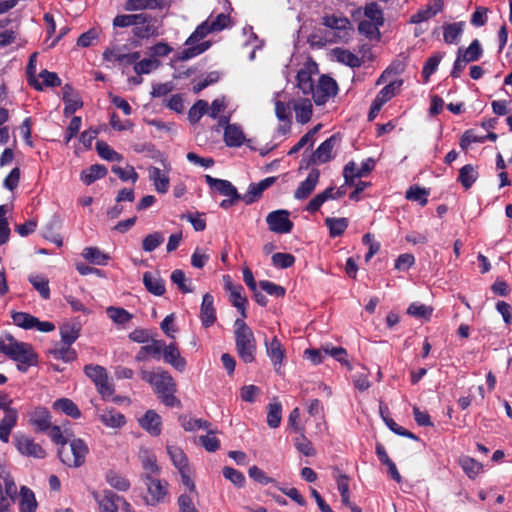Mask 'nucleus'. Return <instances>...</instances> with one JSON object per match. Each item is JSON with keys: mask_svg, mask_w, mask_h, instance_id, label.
<instances>
[{"mask_svg": "<svg viewBox=\"0 0 512 512\" xmlns=\"http://www.w3.org/2000/svg\"><path fill=\"white\" fill-rule=\"evenodd\" d=\"M53 409L60 411L73 419L81 417V411L78 406L68 398H61L53 403Z\"/></svg>", "mask_w": 512, "mask_h": 512, "instance_id": "30", "label": "nucleus"}, {"mask_svg": "<svg viewBox=\"0 0 512 512\" xmlns=\"http://www.w3.org/2000/svg\"><path fill=\"white\" fill-rule=\"evenodd\" d=\"M164 361L170 364L179 372H183L186 368V360L181 356L176 343L165 345L162 349Z\"/></svg>", "mask_w": 512, "mask_h": 512, "instance_id": "19", "label": "nucleus"}, {"mask_svg": "<svg viewBox=\"0 0 512 512\" xmlns=\"http://www.w3.org/2000/svg\"><path fill=\"white\" fill-rule=\"evenodd\" d=\"M266 353L270 358L275 371L280 373L281 365L285 357V349L280 340L274 336L271 341H265Z\"/></svg>", "mask_w": 512, "mask_h": 512, "instance_id": "15", "label": "nucleus"}, {"mask_svg": "<svg viewBox=\"0 0 512 512\" xmlns=\"http://www.w3.org/2000/svg\"><path fill=\"white\" fill-rule=\"evenodd\" d=\"M148 176L157 192L164 194L168 191L170 179L167 172L151 166L148 168Z\"/></svg>", "mask_w": 512, "mask_h": 512, "instance_id": "23", "label": "nucleus"}, {"mask_svg": "<svg viewBox=\"0 0 512 512\" xmlns=\"http://www.w3.org/2000/svg\"><path fill=\"white\" fill-rule=\"evenodd\" d=\"M248 474L249 477L253 479L255 482H258L262 485L274 484L276 487H278V483L276 482V480L267 476L266 473L257 466L250 467Z\"/></svg>", "mask_w": 512, "mask_h": 512, "instance_id": "60", "label": "nucleus"}, {"mask_svg": "<svg viewBox=\"0 0 512 512\" xmlns=\"http://www.w3.org/2000/svg\"><path fill=\"white\" fill-rule=\"evenodd\" d=\"M224 141L228 147H240L245 142V135L241 126L227 124L224 129Z\"/></svg>", "mask_w": 512, "mask_h": 512, "instance_id": "24", "label": "nucleus"}, {"mask_svg": "<svg viewBox=\"0 0 512 512\" xmlns=\"http://www.w3.org/2000/svg\"><path fill=\"white\" fill-rule=\"evenodd\" d=\"M211 32L215 31L212 29L209 20L198 25L195 31L186 40L185 45H187L188 48L181 52L179 58L185 61L205 52L211 45L209 41H205L197 45H195V43L206 37Z\"/></svg>", "mask_w": 512, "mask_h": 512, "instance_id": "4", "label": "nucleus"}, {"mask_svg": "<svg viewBox=\"0 0 512 512\" xmlns=\"http://www.w3.org/2000/svg\"><path fill=\"white\" fill-rule=\"evenodd\" d=\"M267 424L270 428L279 427L282 419V405L280 402L269 403L267 406Z\"/></svg>", "mask_w": 512, "mask_h": 512, "instance_id": "48", "label": "nucleus"}, {"mask_svg": "<svg viewBox=\"0 0 512 512\" xmlns=\"http://www.w3.org/2000/svg\"><path fill=\"white\" fill-rule=\"evenodd\" d=\"M179 421L185 431L193 432L199 429H209L211 423L204 419H196L188 416H180Z\"/></svg>", "mask_w": 512, "mask_h": 512, "instance_id": "47", "label": "nucleus"}, {"mask_svg": "<svg viewBox=\"0 0 512 512\" xmlns=\"http://www.w3.org/2000/svg\"><path fill=\"white\" fill-rule=\"evenodd\" d=\"M132 33L137 39H149L159 35L158 21L147 13L137 14Z\"/></svg>", "mask_w": 512, "mask_h": 512, "instance_id": "7", "label": "nucleus"}, {"mask_svg": "<svg viewBox=\"0 0 512 512\" xmlns=\"http://www.w3.org/2000/svg\"><path fill=\"white\" fill-rule=\"evenodd\" d=\"M0 353L17 362V369L23 373L38 363V355L29 343L19 342L8 334L0 339Z\"/></svg>", "mask_w": 512, "mask_h": 512, "instance_id": "1", "label": "nucleus"}, {"mask_svg": "<svg viewBox=\"0 0 512 512\" xmlns=\"http://www.w3.org/2000/svg\"><path fill=\"white\" fill-rule=\"evenodd\" d=\"M320 178L318 169H312L307 178L302 181L294 192V198L297 200H304L308 198L315 190Z\"/></svg>", "mask_w": 512, "mask_h": 512, "instance_id": "14", "label": "nucleus"}, {"mask_svg": "<svg viewBox=\"0 0 512 512\" xmlns=\"http://www.w3.org/2000/svg\"><path fill=\"white\" fill-rule=\"evenodd\" d=\"M85 375L90 378L94 384L105 380L108 376L106 369L100 365L88 364L84 366Z\"/></svg>", "mask_w": 512, "mask_h": 512, "instance_id": "56", "label": "nucleus"}, {"mask_svg": "<svg viewBox=\"0 0 512 512\" xmlns=\"http://www.w3.org/2000/svg\"><path fill=\"white\" fill-rule=\"evenodd\" d=\"M140 426L152 436H158L162 431V420L159 414L154 410H148L144 416L139 419Z\"/></svg>", "mask_w": 512, "mask_h": 512, "instance_id": "21", "label": "nucleus"}, {"mask_svg": "<svg viewBox=\"0 0 512 512\" xmlns=\"http://www.w3.org/2000/svg\"><path fill=\"white\" fill-rule=\"evenodd\" d=\"M332 52L336 60L342 64H345L351 68H357L361 66L362 62L360 58L347 49L337 47L333 49Z\"/></svg>", "mask_w": 512, "mask_h": 512, "instance_id": "31", "label": "nucleus"}, {"mask_svg": "<svg viewBox=\"0 0 512 512\" xmlns=\"http://www.w3.org/2000/svg\"><path fill=\"white\" fill-rule=\"evenodd\" d=\"M477 178L478 172L471 164H466L459 170L458 181L466 190L472 187Z\"/></svg>", "mask_w": 512, "mask_h": 512, "instance_id": "41", "label": "nucleus"}, {"mask_svg": "<svg viewBox=\"0 0 512 512\" xmlns=\"http://www.w3.org/2000/svg\"><path fill=\"white\" fill-rule=\"evenodd\" d=\"M13 323L24 329H33V321H36V317L25 312H13L12 313Z\"/></svg>", "mask_w": 512, "mask_h": 512, "instance_id": "62", "label": "nucleus"}, {"mask_svg": "<svg viewBox=\"0 0 512 512\" xmlns=\"http://www.w3.org/2000/svg\"><path fill=\"white\" fill-rule=\"evenodd\" d=\"M60 335L63 344L71 346L80 335V327L77 324H64L60 327Z\"/></svg>", "mask_w": 512, "mask_h": 512, "instance_id": "45", "label": "nucleus"}, {"mask_svg": "<svg viewBox=\"0 0 512 512\" xmlns=\"http://www.w3.org/2000/svg\"><path fill=\"white\" fill-rule=\"evenodd\" d=\"M205 181L211 189L217 191L223 196L233 197L234 199H242V195L238 193L236 187L228 180L218 179L210 175H206Z\"/></svg>", "mask_w": 512, "mask_h": 512, "instance_id": "13", "label": "nucleus"}, {"mask_svg": "<svg viewBox=\"0 0 512 512\" xmlns=\"http://www.w3.org/2000/svg\"><path fill=\"white\" fill-rule=\"evenodd\" d=\"M18 420V411L11 406L4 410V417L0 421V440L3 443L9 442L11 431L16 426Z\"/></svg>", "mask_w": 512, "mask_h": 512, "instance_id": "18", "label": "nucleus"}, {"mask_svg": "<svg viewBox=\"0 0 512 512\" xmlns=\"http://www.w3.org/2000/svg\"><path fill=\"white\" fill-rule=\"evenodd\" d=\"M235 327V346L239 358L244 363H252L255 360L256 340L252 329L243 319H236Z\"/></svg>", "mask_w": 512, "mask_h": 512, "instance_id": "3", "label": "nucleus"}, {"mask_svg": "<svg viewBox=\"0 0 512 512\" xmlns=\"http://www.w3.org/2000/svg\"><path fill=\"white\" fill-rule=\"evenodd\" d=\"M407 313L419 319L429 320L432 316L433 308L424 304L412 303L408 307Z\"/></svg>", "mask_w": 512, "mask_h": 512, "instance_id": "57", "label": "nucleus"}, {"mask_svg": "<svg viewBox=\"0 0 512 512\" xmlns=\"http://www.w3.org/2000/svg\"><path fill=\"white\" fill-rule=\"evenodd\" d=\"M164 242V236L160 232H154L147 235L142 241V249L146 252H152Z\"/></svg>", "mask_w": 512, "mask_h": 512, "instance_id": "58", "label": "nucleus"}, {"mask_svg": "<svg viewBox=\"0 0 512 512\" xmlns=\"http://www.w3.org/2000/svg\"><path fill=\"white\" fill-rule=\"evenodd\" d=\"M164 0H127L125 10L139 11L145 9H158L163 7Z\"/></svg>", "mask_w": 512, "mask_h": 512, "instance_id": "37", "label": "nucleus"}, {"mask_svg": "<svg viewBox=\"0 0 512 512\" xmlns=\"http://www.w3.org/2000/svg\"><path fill=\"white\" fill-rule=\"evenodd\" d=\"M338 93L337 82L328 75H321L314 88L312 98L316 105H324L330 98Z\"/></svg>", "mask_w": 512, "mask_h": 512, "instance_id": "8", "label": "nucleus"}, {"mask_svg": "<svg viewBox=\"0 0 512 512\" xmlns=\"http://www.w3.org/2000/svg\"><path fill=\"white\" fill-rule=\"evenodd\" d=\"M402 80H396L383 87L376 95L375 100L384 105L396 95L402 86Z\"/></svg>", "mask_w": 512, "mask_h": 512, "instance_id": "44", "label": "nucleus"}, {"mask_svg": "<svg viewBox=\"0 0 512 512\" xmlns=\"http://www.w3.org/2000/svg\"><path fill=\"white\" fill-rule=\"evenodd\" d=\"M108 317L117 324H126L132 319V315L124 308L110 306L106 309Z\"/></svg>", "mask_w": 512, "mask_h": 512, "instance_id": "55", "label": "nucleus"}, {"mask_svg": "<svg viewBox=\"0 0 512 512\" xmlns=\"http://www.w3.org/2000/svg\"><path fill=\"white\" fill-rule=\"evenodd\" d=\"M82 256L88 262L95 265H106L110 259L109 255L103 253L97 247H86L82 252Z\"/></svg>", "mask_w": 512, "mask_h": 512, "instance_id": "42", "label": "nucleus"}, {"mask_svg": "<svg viewBox=\"0 0 512 512\" xmlns=\"http://www.w3.org/2000/svg\"><path fill=\"white\" fill-rule=\"evenodd\" d=\"M105 479L112 488L118 491L125 492L130 489V481L125 476L116 471H108L106 473Z\"/></svg>", "mask_w": 512, "mask_h": 512, "instance_id": "39", "label": "nucleus"}, {"mask_svg": "<svg viewBox=\"0 0 512 512\" xmlns=\"http://www.w3.org/2000/svg\"><path fill=\"white\" fill-rule=\"evenodd\" d=\"M29 282L43 299L47 300L50 298L49 280L45 276L31 275L29 276Z\"/></svg>", "mask_w": 512, "mask_h": 512, "instance_id": "50", "label": "nucleus"}, {"mask_svg": "<svg viewBox=\"0 0 512 512\" xmlns=\"http://www.w3.org/2000/svg\"><path fill=\"white\" fill-rule=\"evenodd\" d=\"M28 423L36 433H44L51 427L52 416L47 408L39 406L29 413Z\"/></svg>", "mask_w": 512, "mask_h": 512, "instance_id": "11", "label": "nucleus"}, {"mask_svg": "<svg viewBox=\"0 0 512 512\" xmlns=\"http://www.w3.org/2000/svg\"><path fill=\"white\" fill-rule=\"evenodd\" d=\"M63 101L65 103L64 115L69 116L83 106L80 97L74 92L71 84H65L62 88Z\"/></svg>", "mask_w": 512, "mask_h": 512, "instance_id": "20", "label": "nucleus"}, {"mask_svg": "<svg viewBox=\"0 0 512 512\" xmlns=\"http://www.w3.org/2000/svg\"><path fill=\"white\" fill-rule=\"evenodd\" d=\"M140 376L142 380L153 386L155 392L166 406L172 407L179 402L174 396L176 384L167 371L153 372L141 370Z\"/></svg>", "mask_w": 512, "mask_h": 512, "instance_id": "2", "label": "nucleus"}, {"mask_svg": "<svg viewBox=\"0 0 512 512\" xmlns=\"http://www.w3.org/2000/svg\"><path fill=\"white\" fill-rule=\"evenodd\" d=\"M92 495L101 512H118L120 496L111 490H104L103 493L93 492Z\"/></svg>", "mask_w": 512, "mask_h": 512, "instance_id": "16", "label": "nucleus"}, {"mask_svg": "<svg viewBox=\"0 0 512 512\" xmlns=\"http://www.w3.org/2000/svg\"><path fill=\"white\" fill-rule=\"evenodd\" d=\"M208 103L205 100H198L188 112V119L191 123H197L207 113Z\"/></svg>", "mask_w": 512, "mask_h": 512, "instance_id": "61", "label": "nucleus"}, {"mask_svg": "<svg viewBox=\"0 0 512 512\" xmlns=\"http://www.w3.org/2000/svg\"><path fill=\"white\" fill-rule=\"evenodd\" d=\"M141 479L144 482L147 489V496L144 501L147 505L156 506L160 503H164L167 498L169 491V484L165 480H161L151 476L149 473H143Z\"/></svg>", "mask_w": 512, "mask_h": 512, "instance_id": "6", "label": "nucleus"}, {"mask_svg": "<svg viewBox=\"0 0 512 512\" xmlns=\"http://www.w3.org/2000/svg\"><path fill=\"white\" fill-rule=\"evenodd\" d=\"M107 172V168L104 165L94 164L91 165L87 170L82 171L81 180L86 185H90L96 180L105 177Z\"/></svg>", "mask_w": 512, "mask_h": 512, "instance_id": "36", "label": "nucleus"}, {"mask_svg": "<svg viewBox=\"0 0 512 512\" xmlns=\"http://www.w3.org/2000/svg\"><path fill=\"white\" fill-rule=\"evenodd\" d=\"M39 77L42 79V83L38 82L35 78L29 79L30 85L36 90H42V85L46 87H57L61 85V79L55 72L44 69L40 72Z\"/></svg>", "mask_w": 512, "mask_h": 512, "instance_id": "28", "label": "nucleus"}, {"mask_svg": "<svg viewBox=\"0 0 512 512\" xmlns=\"http://www.w3.org/2000/svg\"><path fill=\"white\" fill-rule=\"evenodd\" d=\"M88 452L89 448L84 440L75 438L70 441L69 447L58 449V456L66 466L78 468L85 463Z\"/></svg>", "mask_w": 512, "mask_h": 512, "instance_id": "5", "label": "nucleus"}, {"mask_svg": "<svg viewBox=\"0 0 512 512\" xmlns=\"http://www.w3.org/2000/svg\"><path fill=\"white\" fill-rule=\"evenodd\" d=\"M460 466L469 478H475L482 471V464L471 457H463L460 459Z\"/></svg>", "mask_w": 512, "mask_h": 512, "instance_id": "53", "label": "nucleus"}, {"mask_svg": "<svg viewBox=\"0 0 512 512\" xmlns=\"http://www.w3.org/2000/svg\"><path fill=\"white\" fill-rule=\"evenodd\" d=\"M289 216L290 212L283 209L270 212L266 217L269 229L278 234L290 233L294 224Z\"/></svg>", "mask_w": 512, "mask_h": 512, "instance_id": "9", "label": "nucleus"}, {"mask_svg": "<svg viewBox=\"0 0 512 512\" xmlns=\"http://www.w3.org/2000/svg\"><path fill=\"white\" fill-rule=\"evenodd\" d=\"M297 85L299 89L303 92V94H313L315 85L313 83V79L311 74L306 70H300L297 73Z\"/></svg>", "mask_w": 512, "mask_h": 512, "instance_id": "54", "label": "nucleus"}, {"mask_svg": "<svg viewBox=\"0 0 512 512\" xmlns=\"http://www.w3.org/2000/svg\"><path fill=\"white\" fill-rule=\"evenodd\" d=\"M334 199H336L334 194V187H328L323 192L317 194L314 198H312L307 204L305 210L308 211L309 213H315L327 200Z\"/></svg>", "mask_w": 512, "mask_h": 512, "instance_id": "32", "label": "nucleus"}, {"mask_svg": "<svg viewBox=\"0 0 512 512\" xmlns=\"http://www.w3.org/2000/svg\"><path fill=\"white\" fill-rule=\"evenodd\" d=\"M20 511L21 512H35L37 508V502L35 495L31 489L26 486H22L20 489Z\"/></svg>", "mask_w": 512, "mask_h": 512, "instance_id": "38", "label": "nucleus"}, {"mask_svg": "<svg viewBox=\"0 0 512 512\" xmlns=\"http://www.w3.org/2000/svg\"><path fill=\"white\" fill-rule=\"evenodd\" d=\"M276 180L277 178L275 176H271L261 180L258 183H251L248 187L246 194L242 196V200L247 205L256 202L262 196V193L267 188L272 186L276 182Z\"/></svg>", "mask_w": 512, "mask_h": 512, "instance_id": "12", "label": "nucleus"}, {"mask_svg": "<svg viewBox=\"0 0 512 512\" xmlns=\"http://www.w3.org/2000/svg\"><path fill=\"white\" fill-rule=\"evenodd\" d=\"M338 138L336 135H332L319 145L316 151L312 155V161L318 163H326L333 158L332 151Z\"/></svg>", "mask_w": 512, "mask_h": 512, "instance_id": "22", "label": "nucleus"}, {"mask_svg": "<svg viewBox=\"0 0 512 512\" xmlns=\"http://www.w3.org/2000/svg\"><path fill=\"white\" fill-rule=\"evenodd\" d=\"M140 460L144 473H149L151 476H158L161 472L159 465L157 464V458L154 454L145 451L140 455Z\"/></svg>", "mask_w": 512, "mask_h": 512, "instance_id": "46", "label": "nucleus"}, {"mask_svg": "<svg viewBox=\"0 0 512 512\" xmlns=\"http://www.w3.org/2000/svg\"><path fill=\"white\" fill-rule=\"evenodd\" d=\"M325 225L329 229L330 236L335 238L341 236L345 232V230L348 228L349 221L344 217H327L325 219Z\"/></svg>", "mask_w": 512, "mask_h": 512, "instance_id": "40", "label": "nucleus"}, {"mask_svg": "<svg viewBox=\"0 0 512 512\" xmlns=\"http://www.w3.org/2000/svg\"><path fill=\"white\" fill-rule=\"evenodd\" d=\"M322 24L334 30H346L350 26V21L342 16L325 15L322 18Z\"/></svg>", "mask_w": 512, "mask_h": 512, "instance_id": "51", "label": "nucleus"}, {"mask_svg": "<svg viewBox=\"0 0 512 512\" xmlns=\"http://www.w3.org/2000/svg\"><path fill=\"white\" fill-rule=\"evenodd\" d=\"M96 150L99 156L107 161H122L123 156L113 150L105 141L96 142Z\"/></svg>", "mask_w": 512, "mask_h": 512, "instance_id": "52", "label": "nucleus"}, {"mask_svg": "<svg viewBox=\"0 0 512 512\" xmlns=\"http://www.w3.org/2000/svg\"><path fill=\"white\" fill-rule=\"evenodd\" d=\"M55 359L63 360L64 362H72L77 358L76 351L68 345L63 347L54 348L50 351Z\"/></svg>", "mask_w": 512, "mask_h": 512, "instance_id": "59", "label": "nucleus"}, {"mask_svg": "<svg viewBox=\"0 0 512 512\" xmlns=\"http://www.w3.org/2000/svg\"><path fill=\"white\" fill-rule=\"evenodd\" d=\"M271 260L275 267L281 269L289 268L295 263V257L290 253H275L273 254Z\"/></svg>", "mask_w": 512, "mask_h": 512, "instance_id": "63", "label": "nucleus"}, {"mask_svg": "<svg viewBox=\"0 0 512 512\" xmlns=\"http://www.w3.org/2000/svg\"><path fill=\"white\" fill-rule=\"evenodd\" d=\"M444 56L445 52H437L426 60L422 69V77L424 79V82H428L431 75L436 72Z\"/></svg>", "mask_w": 512, "mask_h": 512, "instance_id": "43", "label": "nucleus"}, {"mask_svg": "<svg viewBox=\"0 0 512 512\" xmlns=\"http://www.w3.org/2000/svg\"><path fill=\"white\" fill-rule=\"evenodd\" d=\"M143 284L147 291L155 296H162L166 291L164 280L151 272L143 274Z\"/></svg>", "mask_w": 512, "mask_h": 512, "instance_id": "26", "label": "nucleus"}, {"mask_svg": "<svg viewBox=\"0 0 512 512\" xmlns=\"http://www.w3.org/2000/svg\"><path fill=\"white\" fill-rule=\"evenodd\" d=\"M364 15L376 25L382 26L384 24L383 10L376 2L366 4Z\"/></svg>", "mask_w": 512, "mask_h": 512, "instance_id": "49", "label": "nucleus"}, {"mask_svg": "<svg viewBox=\"0 0 512 512\" xmlns=\"http://www.w3.org/2000/svg\"><path fill=\"white\" fill-rule=\"evenodd\" d=\"M199 317L203 327L205 328L212 326L216 321L214 297L210 293L203 295Z\"/></svg>", "mask_w": 512, "mask_h": 512, "instance_id": "17", "label": "nucleus"}, {"mask_svg": "<svg viewBox=\"0 0 512 512\" xmlns=\"http://www.w3.org/2000/svg\"><path fill=\"white\" fill-rule=\"evenodd\" d=\"M466 23L464 21L446 23L443 25V39L447 44L456 43L462 35Z\"/></svg>", "mask_w": 512, "mask_h": 512, "instance_id": "27", "label": "nucleus"}, {"mask_svg": "<svg viewBox=\"0 0 512 512\" xmlns=\"http://www.w3.org/2000/svg\"><path fill=\"white\" fill-rule=\"evenodd\" d=\"M226 288L230 291V301L232 305L240 312V319L244 320L247 317L246 305L248 300L242 295L243 287L241 285L233 286L232 284H228Z\"/></svg>", "mask_w": 512, "mask_h": 512, "instance_id": "25", "label": "nucleus"}, {"mask_svg": "<svg viewBox=\"0 0 512 512\" xmlns=\"http://www.w3.org/2000/svg\"><path fill=\"white\" fill-rule=\"evenodd\" d=\"M167 453L178 472L189 468L188 458L181 448L174 445H168Z\"/></svg>", "mask_w": 512, "mask_h": 512, "instance_id": "33", "label": "nucleus"}, {"mask_svg": "<svg viewBox=\"0 0 512 512\" xmlns=\"http://www.w3.org/2000/svg\"><path fill=\"white\" fill-rule=\"evenodd\" d=\"M458 55H460L467 63L475 62L482 56L483 50L478 39H474L466 48H459Z\"/></svg>", "mask_w": 512, "mask_h": 512, "instance_id": "35", "label": "nucleus"}, {"mask_svg": "<svg viewBox=\"0 0 512 512\" xmlns=\"http://www.w3.org/2000/svg\"><path fill=\"white\" fill-rule=\"evenodd\" d=\"M297 122L306 124L311 120L313 107L309 99H303L294 105Z\"/></svg>", "mask_w": 512, "mask_h": 512, "instance_id": "34", "label": "nucleus"}, {"mask_svg": "<svg viewBox=\"0 0 512 512\" xmlns=\"http://www.w3.org/2000/svg\"><path fill=\"white\" fill-rule=\"evenodd\" d=\"M208 434L202 435L199 437V442L208 452H215L220 448V441L216 436H214L215 432L207 429Z\"/></svg>", "mask_w": 512, "mask_h": 512, "instance_id": "64", "label": "nucleus"}, {"mask_svg": "<svg viewBox=\"0 0 512 512\" xmlns=\"http://www.w3.org/2000/svg\"><path fill=\"white\" fill-rule=\"evenodd\" d=\"M98 417L104 425L111 428H119L126 423L125 416L114 409L104 410Z\"/></svg>", "mask_w": 512, "mask_h": 512, "instance_id": "29", "label": "nucleus"}, {"mask_svg": "<svg viewBox=\"0 0 512 512\" xmlns=\"http://www.w3.org/2000/svg\"><path fill=\"white\" fill-rule=\"evenodd\" d=\"M15 446L17 450L25 456L34 457L37 459H43L46 457V451L44 448L36 443L31 437L17 434L14 437Z\"/></svg>", "mask_w": 512, "mask_h": 512, "instance_id": "10", "label": "nucleus"}]
</instances>
